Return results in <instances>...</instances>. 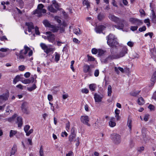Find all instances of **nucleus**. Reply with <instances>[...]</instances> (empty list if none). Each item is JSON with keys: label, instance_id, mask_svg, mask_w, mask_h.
<instances>
[{"label": "nucleus", "instance_id": "obj_43", "mask_svg": "<svg viewBox=\"0 0 156 156\" xmlns=\"http://www.w3.org/2000/svg\"><path fill=\"white\" fill-rule=\"evenodd\" d=\"M131 123L132 121L131 120H128L127 125L128 127H129L130 130L131 129Z\"/></svg>", "mask_w": 156, "mask_h": 156}, {"label": "nucleus", "instance_id": "obj_41", "mask_svg": "<svg viewBox=\"0 0 156 156\" xmlns=\"http://www.w3.org/2000/svg\"><path fill=\"white\" fill-rule=\"evenodd\" d=\"M137 19L133 18H130L129 19V21L133 24H135Z\"/></svg>", "mask_w": 156, "mask_h": 156}, {"label": "nucleus", "instance_id": "obj_13", "mask_svg": "<svg viewBox=\"0 0 156 156\" xmlns=\"http://www.w3.org/2000/svg\"><path fill=\"white\" fill-rule=\"evenodd\" d=\"M26 26L28 29V31L29 32H31L32 30L34 28L33 23L31 22L26 23Z\"/></svg>", "mask_w": 156, "mask_h": 156}, {"label": "nucleus", "instance_id": "obj_9", "mask_svg": "<svg viewBox=\"0 0 156 156\" xmlns=\"http://www.w3.org/2000/svg\"><path fill=\"white\" fill-rule=\"evenodd\" d=\"M89 117L87 115H84L81 116L80 120L81 122L89 126H90V124L89 123Z\"/></svg>", "mask_w": 156, "mask_h": 156}, {"label": "nucleus", "instance_id": "obj_35", "mask_svg": "<svg viewBox=\"0 0 156 156\" xmlns=\"http://www.w3.org/2000/svg\"><path fill=\"white\" fill-rule=\"evenodd\" d=\"M83 5L87 6V8H88L90 7V3L88 1L83 0Z\"/></svg>", "mask_w": 156, "mask_h": 156}, {"label": "nucleus", "instance_id": "obj_5", "mask_svg": "<svg viewBox=\"0 0 156 156\" xmlns=\"http://www.w3.org/2000/svg\"><path fill=\"white\" fill-rule=\"evenodd\" d=\"M69 141L75 143L76 146L77 147L79 145V138L76 136V134L74 128H72L71 131V134L69 136Z\"/></svg>", "mask_w": 156, "mask_h": 156}, {"label": "nucleus", "instance_id": "obj_4", "mask_svg": "<svg viewBox=\"0 0 156 156\" xmlns=\"http://www.w3.org/2000/svg\"><path fill=\"white\" fill-rule=\"evenodd\" d=\"M106 38L107 40V43L110 46L113 47L117 45V39L113 34H110Z\"/></svg>", "mask_w": 156, "mask_h": 156}, {"label": "nucleus", "instance_id": "obj_11", "mask_svg": "<svg viewBox=\"0 0 156 156\" xmlns=\"http://www.w3.org/2000/svg\"><path fill=\"white\" fill-rule=\"evenodd\" d=\"M47 34V39L48 41L52 43H54L55 40V37L54 34H52L50 32H47L46 33Z\"/></svg>", "mask_w": 156, "mask_h": 156}, {"label": "nucleus", "instance_id": "obj_30", "mask_svg": "<svg viewBox=\"0 0 156 156\" xmlns=\"http://www.w3.org/2000/svg\"><path fill=\"white\" fill-rule=\"evenodd\" d=\"M43 23L46 27H48L49 28L51 27V26L52 25L50 24L48 21L46 20L44 21Z\"/></svg>", "mask_w": 156, "mask_h": 156}, {"label": "nucleus", "instance_id": "obj_47", "mask_svg": "<svg viewBox=\"0 0 156 156\" xmlns=\"http://www.w3.org/2000/svg\"><path fill=\"white\" fill-rule=\"evenodd\" d=\"M55 20L57 21L58 23H60L61 22V21L60 18L58 16H55Z\"/></svg>", "mask_w": 156, "mask_h": 156}, {"label": "nucleus", "instance_id": "obj_25", "mask_svg": "<svg viewBox=\"0 0 156 156\" xmlns=\"http://www.w3.org/2000/svg\"><path fill=\"white\" fill-rule=\"evenodd\" d=\"M73 32L77 35H80L81 34L80 29L78 28H75L73 30Z\"/></svg>", "mask_w": 156, "mask_h": 156}, {"label": "nucleus", "instance_id": "obj_15", "mask_svg": "<svg viewBox=\"0 0 156 156\" xmlns=\"http://www.w3.org/2000/svg\"><path fill=\"white\" fill-rule=\"evenodd\" d=\"M34 78L33 77H31L28 79H25L22 81V82L25 84H29L31 82L33 83L34 81Z\"/></svg>", "mask_w": 156, "mask_h": 156}, {"label": "nucleus", "instance_id": "obj_49", "mask_svg": "<svg viewBox=\"0 0 156 156\" xmlns=\"http://www.w3.org/2000/svg\"><path fill=\"white\" fill-rule=\"evenodd\" d=\"M102 31V29L99 28V27H98L96 29V31L97 33H101Z\"/></svg>", "mask_w": 156, "mask_h": 156}, {"label": "nucleus", "instance_id": "obj_34", "mask_svg": "<svg viewBox=\"0 0 156 156\" xmlns=\"http://www.w3.org/2000/svg\"><path fill=\"white\" fill-rule=\"evenodd\" d=\"M36 88V86L35 84H33L32 86L30 87H28L27 88V90L30 91H31L34 90H35Z\"/></svg>", "mask_w": 156, "mask_h": 156}, {"label": "nucleus", "instance_id": "obj_51", "mask_svg": "<svg viewBox=\"0 0 156 156\" xmlns=\"http://www.w3.org/2000/svg\"><path fill=\"white\" fill-rule=\"evenodd\" d=\"M153 35V33L152 32H149L148 33L146 34L144 36L145 37H147V36H149L150 37L152 38V36Z\"/></svg>", "mask_w": 156, "mask_h": 156}, {"label": "nucleus", "instance_id": "obj_22", "mask_svg": "<svg viewBox=\"0 0 156 156\" xmlns=\"http://www.w3.org/2000/svg\"><path fill=\"white\" fill-rule=\"evenodd\" d=\"M50 30L53 32H55L57 31L59 29V27H56L54 25H52L49 28Z\"/></svg>", "mask_w": 156, "mask_h": 156}, {"label": "nucleus", "instance_id": "obj_56", "mask_svg": "<svg viewBox=\"0 0 156 156\" xmlns=\"http://www.w3.org/2000/svg\"><path fill=\"white\" fill-rule=\"evenodd\" d=\"M68 135L67 133L65 131L62 132L61 133V136L63 137H66Z\"/></svg>", "mask_w": 156, "mask_h": 156}, {"label": "nucleus", "instance_id": "obj_39", "mask_svg": "<svg viewBox=\"0 0 156 156\" xmlns=\"http://www.w3.org/2000/svg\"><path fill=\"white\" fill-rule=\"evenodd\" d=\"M75 61L74 60H73L71 62V64L70 66V68L72 70L73 72H74L75 69L73 67V65Z\"/></svg>", "mask_w": 156, "mask_h": 156}, {"label": "nucleus", "instance_id": "obj_19", "mask_svg": "<svg viewBox=\"0 0 156 156\" xmlns=\"http://www.w3.org/2000/svg\"><path fill=\"white\" fill-rule=\"evenodd\" d=\"M114 118H111L110 121L109 122V125L111 127H113L116 126V123L114 121Z\"/></svg>", "mask_w": 156, "mask_h": 156}, {"label": "nucleus", "instance_id": "obj_3", "mask_svg": "<svg viewBox=\"0 0 156 156\" xmlns=\"http://www.w3.org/2000/svg\"><path fill=\"white\" fill-rule=\"evenodd\" d=\"M108 18L112 21L119 24L115 26L116 28L119 29H123L124 27V25L121 23L122 20L119 18L115 16L114 15L109 14L108 16Z\"/></svg>", "mask_w": 156, "mask_h": 156}, {"label": "nucleus", "instance_id": "obj_14", "mask_svg": "<svg viewBox=\"0 0 156 156\" xmlns=\"http://www.w3.org/2000/svg\"><path fill=\"white\" fill-rule=\"evenodd\" d=\"M28 103L26 102H24L22 104L21 108L23 112L25 113H27V109L28 108Z\"/></svg>", "mask_w": 156, "mask_h": 156}, {"label": "nucleus", "instance_id": "obj_2", "mask_svg": "<svg viewBox=\"0 0 156 156\" xmlns=\"http://www.w3.org/2000/svg\"><path fill=\"white\" fill-rule=\"evenodd\" d=\"M29 51L28 55L31 56L32 55L33 51L30 50L29 48L25 45L24 47V49L20 51V53L16 51V55L17 56V58L23 60L27 58V54Z\"/></svg>", "mask_w": 156, "mask_h": 156}, {"label": "nucleus", "instance_id": "obj_6", "mask_svg": "<svg viewBox=\"0 0 156 156\" xmlns=\"http://www.w3.org/2000/svg\"><path fill=\"white\" fill-rule=\"evenodd\" d=\"M40 46L41 48L44 50V52L47 54L54 51L55 49L50 44L46 45L45 44L41 43L40 44Z\"/></svg>", "mask_w": 156, "mask_h": 156}, {"label": "nucleus", "instance_id": "obj_27", "mask_svg": "<svg viewBox=\"0 0 156 156\" xmlns=\"http://www.w3.org/2000/svg\"><path fill=\"white\" fill-rule=\"evenodd\" d=\"M20 76L19 75L16 76L15 78L14 79L13 81V83L14 84H15L17 82H18L20 80Z\"/></svg>", "mask_w": 156, "mask_h": 156}, {"label": "nucleus", "instance_id": "obj_52", "mask_svg": "<svg viewBox=\"0 0 156 156\" xmlns=\"http://www.w3.org/2000/svg\"><path fill=\"white\" fill-rule=\"evenodd\" d=\"M127 45L130 47H132L134 45V43L133 42L129 41L127 42Z\"/></svg>", "mask_w": 156, "mask_h": 156}, {"label": "nucleus", "instance_id": "obj_50", "mask_svg": "<svg viewBox=\"0 0 156 156\" xmlns=\"http://www.w3.org/2000/svg\"><path fill=\"white\" fill-rule=\"evenodd\" d=\"M139 93V92H137L134 91H133L130 93V95L133 96H136Z\"/></svg>", "mask_w": 156, "mask_h": 156}, {"label": "nucleus", "instance_id": "obj_29", "mask_svg": "<svg viewBox=\"0 0 156 156\" xmlns=\"http://www.w3.org/2000/svg\"><path fill=\"white\" fill-rule=\"evenodd\" d=\"M96 87V85L94 84H90L89 85V88L91 91H94Z\"/></svg>", "mask_w": 156, "mask_h": 156}, {"label": "nucleus", "instance_id": "obj_60", "mask_svg": "<svg viewBox=\"0 0 156 156\" xmlns=\"http://www.w3.org/2000/svg\"><path fill=\"white\" fill-rule=\"evenodd\" d=\"M35 33L36 34L39 35L40 34V32L38 30V28L37 27H35Z\"/></svg>", "mask_w": 156, "mask_h": 156}, {"label": "nucleus", "instance_id": "obj_32", "mask_svg": "<svg viewBox=\"0 0 156 156\" xmlns=\"http://www.w3.org/2000/svg\"><path fill=\"white\" fill-rule=\"evenodd\" d=\"M17 133V131L15 130H10L9 133V136L10 137H13Z\"/></svg>", "mask_w": 156, "mask_h": 156}, {"label": "nucleus", "instance_id": "obj_59", "mask_svg": "<svg viewBox=\"0 0 156 156\" xmlns=\"http://www.w3.org/2000/svg\"><path fill=\"white\" fill-rule=\"evenodd\" d=\"M48 99L49 101H51L52 100L53 97L52 95L51 94H48Z\"/></svg>", "mask_w": 156, "mask_h": 156}, {"label": "nucleus", "instance_id": "obj_58", "mask_svg": "<svg viewBox=\"0 0 156 156\" xmlns=\"http://www.w3.org/2000/svg\"><path fill=\"white\" fill-rule=\"evenodd\" d=\"M146 30V27L145 26H143L142 27L140 28L139 29V30L140 32H142L145 31Z\"/></svg>", "mask_w": 156, "mask_h": 156}, {"label": "nucleus", "instance_id": "obj_7", "mask_svg": "<svg viewBox=\"0 0 156 156\" xmlns=\"http://www.w3.org/2000/svg\"><path fill=\"white\" fill-rule=\"evenodd\" d=\"M43 7L44 5L43 4H39L38 5L37 9L34 11V14H37L38 16H41L42 13H46V11L45 9H43Z\"/></svg>", "mask_w": 156, "mask_h": 156}, {"label": "nucleus", "instance_id": "obj_64", "mask_svg": "<svg viewBox=\"0 0 156 156\" xmlns=\"http://www.w3.org/2000/svg\"><path fill=\"white\" fill-rule=\"evenodd\" d=\"M73 41L76 44H79L80 41H79L77 39L74 38L73 39Z\"/></svg>", "mask_w": 156, "mask_h": 156}, {"label": "nucleus", "instance_id": "obj_62", "mask_svg": "<svg viewBox=\"0 0 156 156\" xmlns=\"http://www.w3.org/2000/svg\"><path fill=\"white\" fill-rule=\"evenodd\" d=\"M99 71L98 70H96L94 73V75L95 76L97 77L98 76L99 74Z\"/></svg>", "mask_w": 156, "mask_h": 156}, {"label": "nucleus", "instance_id": "obj_42", "mask_svg": "<svg viewBox=\"0 0 156 156\" xmlns=\"http://www.w3.org/2000/svg\"><path fill=\"white\" fill-rule=\"evenodd\" d=\"M148 108L151 111H154L155 110V107L154 105L150 104L148 107Z\"/></svg>", "mask_w": 156, "mask_h": 156}, {"label": "nucleus", "instance_id": "obj_57", "mask_svg": "<svg viewBox=\"0 0 156 156\" xmlns=\"http://www.w3.org/2000/svg\"><path fill=\"white\" fill-rule=\"evenodd\" d=\"M144 147L142 146L139 147L138 148L137 151L138 152H141L144 150Z\"/></svg>", "mask_w": 156, "mask_h": 156}, {"label": "nucleus", "instance_id": "obj_21", "mask_svg": "<svg viewBox=\"0 0 156 156\" xmlns=\"http://www.w3.org/2000/svg\"><path fill=\"white\" fill-rule=\"evenodd\" d=\"M17 122L18 124V127H20L23 124L22 119L21 117H18L17 118Z\"/></svg>", "mask_w": 156, "mask_h": 156}, {"label": "nucleus", "instance_id": "obj_37", "mask_svg": "<svg viewBox=\"0 0 156 156\" xmlns=\"http://www.w3.org/2000/svg\"><path fill=\"white\" fill-rule=\"evenodd\" d=\"M152 13V16H151V18L153 21L156 20V16L155 15V12L153 10H151Z\"/></svg>", "mask_w": 156, "mask_h": 156}, {"label": "nucleus", "instance_id": "obj_38", "mask_svg": "<svg viewBox=\"0 0 156 156\" xmlns=\"http://www.w3.org/2000/svg\"><path fill=\"white\" fill-rule=\"evenodd\" d=\"M9 49L7 48H0V51L2 52H6L9 51Z\"/></svg>", "mask_w": 156, "mask_h": 156}, {"label": "nucleus", "instance_id": "obj_20", "mask_svg": "<svg viewBox=\"0 0 156 156\" xmlns=\"http://www.w3.org/2000/svg\"><path fill=\"white\" fill-rule=\"evenodd\" d=\"M151 58L153 59L156 62V51L154 49L152 50L151 51Z\"/></svg>", "mask_w": 156, "mask_h": 156}, {"label": "nucleus", "instance_id": "obj_31", "mask_svg": "<svg viewBox=\"0 0 156 156\" xmlns=\"http://www.w3.org/2000/svg\"><path fill=\"white\" fill-rule=\"evenodd\" d=\"M106 51L101 49H98V55L99 56H102L104 55Z\"/></svg>", "mask_w": 156, "mask_h": 156}, {"label": "nucleus", "instance_id": "obj_12", "mask_svg": "<svg viewBox=\"0 0 156 156\" xmlns=\"http://www.w3.org/2000/svg\"><path fill=\"white\" fill-rule=\"evenodd\" d=\"M103 97V96L102 95H100L96 93L94 95V98L96 102H101Z\"/></svg>", "mask_w": 156, "mask_h": 156}, {"label": "nucleus", "instance_id": "obj_40", "mask_svg": "<svg viewBox=\"0 0 156 156\" xmlns=\"http://www.w3.org/2000/svg\"><path fill=\"white\" fill-rule=\"evenodd\" d=\"M98 49H97L95 48H93L91 50L92 53L93 54H96L98 53Z\"/></svg>", "mask_w": 156, "mask_h": 156}, {"label": "nucleus", "instance_id": "obj_54", "mask_svg": "<svg viewBox=\"0 0 156 156\" xmlns=\"http://www.w3.org/2000/svg\"><path fill=\"white\" fill-rule=\"evenodd\" d=\"M81 91L83 93L87 94L88 93L89 90L87 89L84 88Z\"/></svg>", "mask_w": 156, "mask_h": 156}, {"label": "nucleus", "instance_id": "obj_8", "mask_svg": "<svg viewBox=\"0 0 156 156\" xmlns=\"http://www.w3.org/2000/svg\"><path fill=\"white\" fill-rule=\"evenodd\" d=\"M111 138L115 144H119L121 142L120 135L115 133H114L111 135Z\"/></svg>", "mask_w": 156, "mask_h": 156}, {"label": "nucleus", "instance_id": "obj_63", "mask_svg": "<svg viewBox=\"0 0 156 156\" xmlns=\"http://www.w3.org/2000/svg\"><path fill=\"white\" fill-rule=\"evenodd\" d=\"M149 115L148 114H146L145 115L144 118V120L145 121H148Z\"/></svg>", "mask_w": 156, "mask_h": 156}, {"label": "nucleus", "instance_id": "obj_46", "mask_svg": "<svg viewBox=\"0 0 156 156\" xmlns=\"http://www.w3.org/2000/svg\"><path fill=\"white\" fill-rule=\"evenodd\" d=\"M143 23L142 21L140 20L137 19V21L136 22L135 24H137L138 25H139L142 24Z\"/></svg>", "mask_w": 156, "mask_h": 156}, {"label": "nucleus", "instance_id": "obj_24", "mask_svg": "<svg viewBox=\"0 0 156 156\" xmlns=\"http://www.w3.org/2000/svg\"><path fill=\"white\" fill-rule=\"evenodd\" d=\"M17 149V146L16 145H14L12 148L11 152V154L12 155H14Z\"/></svg>", "mask_w": 156, "mask_h": 156}, {"label": "nucleus", "instance_id": "obj_17", "mask_svg": "<svg viewBox=\"0 0 156 156\" xmlns=\"http://www.w3.org/2000/svg\"><path fill=\"white\" fill-rule=\"evenodd\" d=\"M55 57L54 59H52L51 60V61L52 62H54V61L56 62H58L59 61L60 58V55L57 52H55Z\"/></svg>", "mask_w": 156, "mask_h": 156}, {"label": "nucleus", "instance_id": "obj_45", "mask_svg": "<svg viewBox=\"0 0 156 156\" xmlns=\"http://www.w3.org/2000/svg\"><path fill=\"white\" fill-rule=\"evenodd\" d=\"M88 57V61H94L95 60L94 58L92 56H89L88 55H87Z\"/></svg>", "mask_w": 156, "mask_h": 156}, {"label": "nucleus", "instance_id": "obj_48", "mask_svg": "<svg viewBox=\"0 0 156 156\" xmlns=\"http://www.w3.org/2000/svg\"><path fill=\"white\" fill-rule=\"evenodd\" d=\"M26 68L25 66L23 65H21L19 66V70L21 71H23Z\"/></svg>", "mask_w": 156, "mask_h": 156}, {"label": "nucleus", "instance_id": "obj_53", "mask_svg": "<svg viewBox=\"0 0 156 156\" xmlns=\"http://www.w3.org/2000/svg\"><path fill=\"white\" fill-rule=\"evenodd\" d=\"M0 40L1 41H4L5 40H7V39L5 36H0Z\"/></svg>", "mask_w": 156, "mask_h": 156}, {"label": "nucleus", "instance_id": "obj_1", "mask_svg": "<svg viewBox=\"0 0 156 156\" xmlns=\"http://www.w3.org/2000/svg\"><path fill=\"white\" fill-rule=\"evenodd\" d=\"M128 49L126 46H123L118 51L116 50L112 49L111 54L106 58V61L114 59H117L124 56L127 53Z\"/></svg>", "mask_w": 156, "mask_h": 156}, {"label": "nucleus", "instance_id": "obj_23", "mask_svg": "<svg viewBox=\"0 0 156 156\" xmlns=\"http://www.w3.org/2000/svg\"><path fill=\"white\" fill-rule=\"evenodd\" d=\"M114 69L115 72L118 74H119V70L122 73H123L124 72L123 69L120 67H115Z\"/></svg>", "mask_w": 156, "mask_h": 156}, {"label": "nucleus", "instance_id": "obj_36", "mask_svg": "<svg viewBox=\"0 0 156 156\" xmlns=\"http://www.w3.org/2000/svg\"><path fill=\"white\" fill-rule=\"evenodd\" d=\"M52 5L56 9H58L59 8V5L58 3H56L55 1H52Z\"/></svg>", "mask_w": 156, "mask_h": 156}, {"label": "nucleus", "instance_id": "obj_18", "mask_svg": "<svg viewBox=\"0 0 156 156\" xmlns=\"http://www.w3.org/2000/svg\"><path fill=\"white\" fill-rule=\"evenodd\" d=\"M91 69L89 66L87 65H85L83 67V71L85 73L90 72Z\"/></svg>", "mask_w": 156, "mask_h": 156}, {"label": "nucleus", "instance_id": "obj_28", "mask_svg": "<svg viewBox=\"0 0 156 156\" xmlns=\"http://www.w3.org/2000/svg\"><path fill=\"white\" fill-rule=\"evenodd\" d=\"M112 91V88L110 85H109L108 87V95L110 96L111 95Z\"/></svg>", "mask_w": 156, "mask_h": 156}, {"label": "nucleus", "instance_id": "obj_61", "mask_svg": "<svg viewBox=\"0 0 156 156\" xmlns=\"http://www.w3.org/2000/svg\"><path fill=\"white\" fill-rule=\"evenodd\" d=\"M30 73L29 72H26L24 74V76L26 78H28L30 76Z\"/></svg>", "mask_w": 156, "mask_h": 156}, {"label": "nucleus", "instance_id": "obj_10", "mask_svg": "<svg viewBox=\"0 0 156 156\" xmlns=\"http://www.w3.org/2000/svg\"><path fill=\"white\" fill-rule=\"evenodd\" d=\"M30 128V126L28 125H27L24 126V130L27 136H29L33 132L34 130L32 129H31L29 130Z\"/></svg>", "mask_w": 156, "mask_h": 156}, {"label": "nucleus", "instance_id": "obj_55", "mask_svg": "<svg viewBox=\"0 0 156 156\" xmlns=\"http://www.w3.org/2000/svg\"><path fill=\"white\" fill-rule=\"evenodd\" d=\"M138 27L137 26H131L130 27V29L133 31L136 30H137Z\"/></svg>", "mask_w": 156, "mask_h": 156}, {"label": "nucleus", "instance_id": "obj_26", "mask_svg": "<svg viewBox=\"0 0 156 156\" xmlns=\"http://www.w3.org/2000/svg\"><path fill=\"white\" fill-rule=\"evenodd\" d=\"M138 103L140 105H143L145 103L144 99L141 97L139 98L138 100Z\"/></svg>", "mask_w": 156, "mask_h": 156}, {"label": "nucleus", "instance_id": "obj_33", "mask_svg": "<svg viewBox=\"0 0 156 156\" xmlns=\"http://www.w3.org/2000/svg\"><path fill=\"white\" fill-rule=\"evenodd\" d=\"M48 10L53 12H56V10L53 8L52 5L49 6L48 7Z\"/></svg>", "mask_w": 156, "mask_h": 156}, {"label": "nucleus", "instance_id": "obj_16", "mask_svg": "<svg viewBox=\"0 0 156 156\" xmlns=\"http://www.w3.org/2000/svg\"><path fill=\"white\" fill-rule=\"evenodd\" d=\"M9 94L8 93L3 94L0 96V103L4 101L7 100Z\"/></svg>", "mask_w": 156, "mask_h": 156}, {"label": "nucleus", "instance_id": "obj_44", "mask_svg": "<svg viewBox=\"0 0 156 156\" xmlns=\"http://www.w3.org/2000/svg\"><path fill=\"white\" fill-rule=\"evenodd\" d=\"M104 18V16L103 15L99 14L98 16V20H102Z\"/></svg>", "mask_w": 156, "mask_h": 156}]
</instances>
